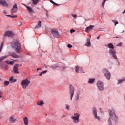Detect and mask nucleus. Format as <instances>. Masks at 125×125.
I'll use <instances>...</instances> for the list:
<instances>
[{
    "instance_id": "f257e3e1",
    "label": "nucleus",
    "mask_w": 125,
    "mask_h": 125,
    "mask_svg": "<svg viewBox=\"0 0 125 125\" xmlns=\"http://www.w3.org/2000/svg\"><path fill=\"white\" fill-rule=\"evenodd\" d=\"M11 47L17 53H21V52H22V47L18 40L11 41Z\"/></svg>"
},
{
    "instance_id": "f03ea898",
    "label": "nucleus",
    "mask_w": 125,
    "mask_h": 125,
    "mask_svg": "<svg viewBox=\"0 0 125 125\" xmlns=\"http://www.w3.org/2000/svg\"><path fill=\"white\" fill-rule=\"evenodd\" d=\"M109 113L110 115V118L108 121L109 125H112V123L111 122V120H112V121L116 122V121H117L118 120V117H117V115H116V114L115 113V110H114V109L109 110Z\"/></svg>"
},
{
    "instance_id": "7ed1b4c3",
    "label": "nucleus",
    "mask_w": 125,
    "mask_h": 125,
    "mask_svg": "<svg viewBox=\"0 0 125 125\" xmlns=\"http://www.w3.org/2000/svg\"><path fill=\"white\" fill-rule=\"evenodd\" d=\"M7 57H8V56L6 55L4 56H2L0 58V68H1V69H5V70L7 69L6 64H4V62H2V61H3V60H4L5 58H7Z\"/></svg>"
},
{
    "instance_id": "20e7f679",
    "label": "nucleus",
    "mask_w": 125,
    "mask_h": 125,
    "mask_svg": "<svg viewBox=\"0 0 125 125\" xmlns=\"http://www.w3.org/2000/svg\"><path fill=\"white\" fill-rule=\"evenodd\" d=\"M30 83H31V81H30L28 78H26L23 80L21 81V84L22 86V88L23 89H26L27 86H28L30 84Z\"/></svg>"
},
{
    "instance_id": "39448f33",
    "label": "nucleus",
    "mask_w": 125,
    "mask_h": 125,
    "mask_svg": "<svg viewBox=\"0 0 125 125\" xmlns=\"http://www.w3.org/2000/svg\"><path fill=\"white\" fill-rule=\"evenodd\" d=\"M74 116H72L71 119L73 120V123L75 124H77V123H79L80 122V114L79 113H74Z\"/></svg>"
},
{
    "instance_id": "423d86ee",
    "label": "nucleus",
    "mask_w": 125,
    "mask_h": 125,
    "mask_svg": "<svg viewBox=\"0 0 125 125\" xmlns=\"http://www.w3.org/2000/svg\"><path fill=\"white\" fill-rule=\"evenodd\" d=\"M103 73L104 74L105 77H106L107 80H110L111 79V73L106 69H104L103 70Z\"/></svg>"
},
{
    "instance_id": "0eeeda50",
    "label": "nucleus",
    "mask_w": 125,
    "mask_h": 125,
    "mask_svg": "<svg viewBox=\"0 0 125 125\" xmlns=\"http://www.w3.org/2000/svg\"><path fill=\"white\" fill-rule=\"evenodd\" d=\"M75 93V88L74 86L72 85H70L69 86V94L71 95V100L73 99V97L74 96V94Z\"/></svg>"
},
{
    "instance_id": "6e6552de",
    "label": "nucleus",
    "mask_w": 125,
    "mask_h": 125,
    "mask_svg": "<svg viewBox=\"0 0 125 125\" xmlns=\"http://www.w3.org/2000/svg\"><path fill=\"white\" fill-rule=\"evenodd\" d=\"M51 33L52 34L53 36L55 37V38H60V35L57 30L52 29L51 30Z\"/></svg>"
},
{
    "instance_id": "1a4fd4ad",
    "label": "nucleus",
    "mask_w": 125,
    "mask_h": 125,
    "mask_svg": "<svg viewBox=\"0 0 125 125\" xmlns=\"http://www.w3.org/2000/svg\"><path fill=\"white\" fill-rule=\"evenodd\" d=\"M92 112L94 116L95 117V118L97 120H98V121H100V117L97 116V109H96V108L95 107H93Z\"/></svg>"
},
{
    "instance_id": "9d476101",
    "label": "nucleus",
    "mask_w": 125,
    "mask_h": 125,
    "mask_svg": "<svg viewBox=\"0 0 125 125\" xmlns=\"http://www.w3.org/2000/svg\"><path fill=\"white\" fill-rule=\"evenodd\" d=\"M9 55L10 56H12L14 58H20V56L18 55L15 52H8Z\"/></svg>"
},
{
    "instance_id": "9b49d317",
    "label": "nucleus",
    "mask_w": 125,
    "mask_h": 125,
    "mask_svg": "<svg viewBox=\"0 0 125 125\" xmlns=\"http://www.w3.org/2000/svg\"><path fill=\"white\" fill-rule=\"evenodd\" d=\"M109 53L110 55H112V56H113L115 59H118L117 55H116V51L114 49L109 50Z\"/></svg>"
},
{
    "instance_id": "f8f14e48",
    "label": "nucleus",
    "mask_w": 125,
    "mask_h": 125,
    "mask_svg": "<svg viewBox=\"0 0 125 125\" xmlns=\"http://www.w3.org/2000/svg\"><path fill=\"white\" fill-rule=\"evenodd\" d=\"M97 86L99 90L101 91L104 90V87H103V83H102L101 81H99L98 82Z\"/></svg>"
},
{
    "instance_id": "ddd939ff",
    "label": "nucleus",
    "mask_w": 125,
    "mask_h": 125,
    "mask_svg": "<svg viewBox=\"0 0 125 125\" xmlns=\"http://www.w3.org/2000/svg\"><path fill=\"white\" fill-rule=\"evenodd\" d=\"M18 68H19V64H16L14 66L13 68V71L15 74H19V71H18Z\"/></svg>"
},
{
    "instance_id": "4468645a",
    "label": "nucleus",
    "mask_w": 125,
    "mask_h": 125,
    "mask_svg": "<svg viewBox=\"0 0 125 125\" xmlns=\"http://www.w3.org/2000/svg\"><path fill=\"white\" fill-rule=\"evenodd\" d=\"M0 4L2 5V6H4L5 7H8L9 5L7 2L5 1V0H0Z\"/></svg>"
},
{
    "instance_id": "2eb2a0df",
    "label": "nucleus",
    "mask_w": 125,
    "mask_h": 125,
    "mask_svg": "<svg viewBox=\"0 0 125 125\" xmlns=\"http://www.w3.org/2000/svg\"><path fill=\"white\" fill-rule=\"evenodd\" d=\"M4 36L12 38V37H13V33L10 31H6L4 34Z\"/></svg>"
},
{
    "instance_id": "dca6fc26",
    "label": "nucleus",
    "mask_w": 125,
    "mask_h": 125,
    "mask_svg": "<svg viewBox=\"0 0 125 125\" xmlns=\"http://www.w3.org/2000/svg\"><path fill=\"white\" fill-rule=\"evenodd\" d=\"M9 122L11 124H14L15 122H16V118L14 117L13 115H12L10 118H9Z\"/></svg>"
},
{
    "instance_id": "f3484780",
    "label": "nucleus",
    "mask_w": 125,
    "mask_h": 125,
    "mask_svg": "<svg viewBox=\"0 0 125 125\" xmlns=\"http://www.w3.org/2000/svg\"><path fill=\"white\" fill-rule=\"evenodd\" d=\"M17 11V4H15L12 9H11V12L12 13H15V12H16Z\"/></svg>"
},
{
    "instance_id": "a211bd4d",
    "label": "nucleus",
    "mask_w": 125,
    "mask_h": 125,
    "mask_svg": "<svg viewBox=\"0 0 125 125\" xmlns=\"http://www.w3.org/2000/svg\"><path fill=\"white\" fill-rule=\"evenodd\" d=\"M85 45V46H87V47H90V46H91V43L90 42V39H89V38L87 39V42Z\"/></svg>"
},
{
    "instance_id": "6ab92c4d",
    "label": "nucleus",
    "mask_w": 125,
    "mask_h": 125,
    "mask_svg": "<svg viewBox=\"0 0 125 125\" xmlns=\"http://www.w3.org/2000/svg\"><path fill=\"white\" fill-rule=\"evenodd\" d=\"M93 28H94V25H90L85 29V32H90L91 30H93Z\"/></svg>"
},
{
    "instance_id": "aec40b11",
    "label": "nucleus",
    "mask_w": 125,
    "mask_h": 125,
    "mask_svg": "<svg viewBox=\"0 0 125 125\" xmlns=\"http://www.w3.org/2000/svg\"><path fill=\"white\" fill-rule=\"evenodd\" d=\"M75 71L77 73H83V68L82 67H80L79 66H76L75 68Z\"/></svg>"
},
{
    "instance_id": "412c9836",
    "label": "nucleus",
    "mask_w": 125,
    "mask_h": 125,
    "mask_svg": "<svg viewBox=\"0 0 125 125\" xmlns=\"http://www.w3.org/2000/svg\"><path fill=\"white\" fill-rule=\"evenodd\" d=\"M41 27H42V21H39L38 24L35 26L34 29H39V28H41Z\"/></svg>"
},
{
    "instance_id": "4be33fe9",
    "label": "nucleus",
    "mask_w": 125,
    "mask_h": 125,
    "mask_svg": "<svg viewBox=\"0 0 125 125\" xmlns=\"http://www.w3.org/2000/svg\"><path fill=\"white\" fill-rule=\"evenodd\" d=\"M44 104V102L42 100L38 102L37 103V105H38V106H43Z\"/></svg>"
},
{
    "instance_id": "5701e85b",
    "label": "nucleus",
    "mask_w": 125,
    "mask_h": 125,
    "mask_svg": "<svg viewBox=\"0 0 125 125\" xmlns=\"http://www.w3.org/2000/svg\"><path fill=\"white\" fill-rule=\"evenodd\" d=\"M28 117H24L23 118V123L25 125H29V122H28Z\"/></svg>"
},
{
    "instance_id": "b1692460",
    "label": "nucleus",
    "mask_w": 125,
    "mask_h": 125,
    "mask_svg": "<svg viewBox=\"0 0 125 125\" xmlns=\"http://www.w3.org/2000/svg\"><path fill=\"white\" fill-rule=\"evenodd\" d=\"M5 63L8 65H13L14 64V62L11 61H7L5 62Z\"/></svg>"
},
{
    "instance_id": "393cba45",
    "label": "nucleus",
    "mask_w": 125,
    "mask_h": 125,
    "mask_svg": "<svg viewBox=\"0 0 125 125\" xmlns=\"http://www.w3.org/2000/svg\"><path fill=\"white\" fill-rule=\"evenodd\" d=\"M3 13H4V14H5V15H6V16H8V17H11L12 18H14V17H17V15H15V16H11V15H6V13H7V12H6V11H4Z\"/></svg>"
},
{
    "instance_id": "a878e982",
    "label": "nucleus",
    "mask_w": 125,
    "mask_h": 125,
    "mask_svg": "<svg viewBox=\"0 0 125 125\" xmlns=\"http://www.w3.org/2000/svg\"><path fill=\"white\" fill-rule=\"evenodd\" d=\"M13 78H14L13 76H12L10 79L9 81L10 82H11V83H15V82H16L17 80L16 79H14Z\"/></svg>"
},
{
    "instance_id": "bb28decb",
    "label": "nucleus",
    "mask_w": 125,
    "mask_h": 125,
    "mask_svg": "<svg viewBox=\"0 0 125 125\" xmlns=\"http://www.w3.org/2000/svg\"><path fill=\"white\" fill-rule=\"evenodd\" d=\"M24 6H26V7L28 11H29V12H32V11H33V9L30 7L27 6V5H24Z\"/></svg>"
},
{
    "instance_id": "cd10ccee",
    "label": "nucleus",
    "mask_w": 125,
    "mask_h": 125,
    "mask_svg": "<svg viewBox=\"0 0 125 125\" xmlns=\"http://www.w3.org/2000/svg\"><path fill=\"white\" fill-rule=\"evenodd\" d=\"M108 47L110 49H114V45H113V43H110L108 44Z\"/></svg>"
},
{
    "instance_id": "c85d7f7f",
    "label": "nucleus",
    "mask_w": 125,
    "mask_h": 125,
    "mask_svg": "<svg viewBox=\"0 0 125 125\" xmlns=\"http://www.w3.org/2000/svg\"><path fill=\"white\" fill-rule=\"evenodd\" d=\"M39 1H40V0H32V2H33V4L34 5L38 4Z\"/></svg>"
},
{
    "instance_id": "c756f323",
    "label": "nucleus",
    "mask_w": 125,
    "mask_h": 125,
    "mask_svg": "<svg viewBox=\"0 0 125 125\" xmlns=\"http://www.w3.org/2000/svg\"><path fill=\"white\" fill-rule=\"evenodd\" d=\"M79 100H80V94L78 93L75 96V100L76 101H78Z\"/></svg>"
},
{
    "instance_id": "7c9ffc66",
    "label": "nucleus",
    "mask_w": 125,
    "mask_h": 125,
    "mask_svg": "<svg viewBox=\"0 0 125 125\" xmlns=\"http://www.w3.org/2000/svg\"><path fill=\"white\" fill-rule=\"evenodd\" d=\"M95 81V79H94V78L90 79L88 83H94Z\"/></svg>"
},
{
    "instance_id": "2f4dec72",
    "label": "nucleus",
    "mask_w": 125,
    "mask_h": 125,
    "mask_svg": "<svg viewBox=\"0 0 125 125\" xmlns=\"http://www.w3.org/2000/svg\"><path fill=\"white\" fill-rule=\"evenodd\" d=\"M45 73H47V70H44L42 72H41L40 74H39V76H42V74H45Z\"/></svg>"
},
{
    "instance_id": "473e14b6",
    "label": "nucleus",
    "mask_w": 125,
    "mask_h": 125,
    "mask_svg": "<svg viewBox=\"0 0 125 125\" xmlns=\"http://www.w3.org/2000/svg\"><path fill=\"white\" fill-rule=\"evenodd\" d=\"M124 81H125V78H123V79H120L118 81V84H120L121 83H123Z\"/></svg>"
},
{
    "instance_id": "72a5a7b5",
    "label": "nucleus",
    "mask_w": 125,
    "mask_h": 125,
    "mask_svg": "<svg viewBox=\"0 0 125 125\" xmlns=\"http://www.w3.org/2000/svg\"><path fill=\"white\" fill-rule=\"evenodd\" d=\"M112 21L113 22V23H115V26L116 25H118V24H119V22H118V21H117L116 20H112Z\"/></svg>"
},
{
    "instance_id": "f704fd0d",
    "label": "nucleus",
    "mask_w": 125,
    "mask_h": 125,
    "mask_svg": "<svg viewBox=\"0 0 125 125\" xmlns=\"http://www.w3.org/2000/svg\"><path fill=\"white\" fill-rule=\"evenodd\" d=\"M4 85H9V82L7 81H5L4 82Z\"/></svg>"
},
{
    "instance_id": "c9c22d12",
    "label": "nucleus",
    "mask_w": 125,
    "mask_h": 125,
    "mask_svg": "<svg viewBox=\"0 0 125 125\" xmlns=\"http://www.w3.org/2000/svg\"><path fill=\"white\" fill-rule=\"evenodd\" d=\"M50 67V68H51V69H56V68H57L58 66L56 65H52Z\"/></svg>"
},
{
    "instance_id": "e433bc0d",
    "label": "nucleus",
    "mask_w": 125,
    "mask_h": 125,
    "mask_svg": "<svg viewBox=\"0 0 125 125\" xmlns=\"http://www.w3.org/2000/svg\"><path fill=\"white\" fill-rule=\"evenodd\" d=\"M3 45H4L3 42H2L1 44V46L0 47V52H1V50L2 49V47H3Z\"/></svg>"
},
{
    "instance_id": "4c0bfd02",
    "label": "nucleus",
    "mask_w": 125,
    "mask_h": 125,
    "mask_svg": "<svg viewBox=\"0 0 125 125\" xmlns=\"http://www.w3.org/2000/svg\"><path fill=\"white\" fill-rule=\"evenodd\" d=\"M107 0H104L103 3H102V6L103 7H104V6H105V3L106 2Z\"/></svg>"
},
{
    "instance_id": "58836bf2",
    "label": "nucleus",
    "mask_w": 125,
    "mask_h": 125,
    "mask_svg": "<svg viewBox=\"0 0 125 125\" xmlns=\"http://www.w3.org/2000/svg\"><path fill=\"white\" fill-rule=\"evenodd\" d=\"M66 109L68 110H70V105H68V104H66Z\"/></svg>"
},
{
    "instance_id": "ea45409f",
    "label": "nucleus",
    "mask_w": 125,
    "mask_h": 125,
    "mask_svg": "<svg viewBox=\"0 0 125 125\" xmlns=\"http://www.w3.org/2000/svg\"><path fill=\"white\" fill-rule=\"evenodd\" d=\"M2 94H3L2 92L1 91H0V98H2Z\"/></svg>"
},
{
    "instance_id": "a19ab883",
    "label": "nucleus",
    "mask_w": 125,
    "mask_h": 125,
    "mask_svg": "<svg viewBox=\"0 0 125 125\" xmlns=\"http://www.w3.org/2000/svg\"><path fill=\"white\" fill-rule=\"evenodd\" d=\"M50 2H51V3H53V4H55L56 5H58L57 4H56L55 2H54V1H53L52 0H50Z\"/></svg>"
},
{
    "instance_id": "79ce46f5",
    "label": "nucleus",
    "mask_w": 125,
    "mask_h": 125,
    "mask_svg": "<svg viewBox=\"0 0 125 125\" xmlns=\"http://www.w3.org/2000/svg\"><path fill=\"white\" fill-rule=\"evenodd\" d=\"M67 47H68V48H72V47H73V46H72V45L69 44L67 45Z\"/></svg>"
},
{
    "instance_id": "37998d69",
    "label": "nucleus",
    "mask_w": 125,
    "mask_h": 125,
    "mask_svg": "<svg viewBox=\"0 0 125 125\" xmlns=\"http://www.w3.org/2000/svg\"><path fill=\"white\" fill-rule=\"evenodd\" d=\"M122 45H123V43L120 42L118 44H117L116 46H122Z\"/></svg>"
},
{
    "instance_id": "c03bdc74",
    "label": "nucleus",
    "mask_w": 125,
    "mask_h": 125,
    "mask_svg": "<svg viewBox=\"0 0 125 125\" xmlns=\"http://www.w3.org/2000/svg\"><path fill=\"white\" fill-rule=\"evenodd\" d=\"M74 32H76V30H75L74 29H71L70 30V33H71V34H73V33H74Z\"/></svg>"
},
{
    "instance_id": "a18cd8bd",
    "label": "nucleus",
    "mask_w": 125,
    "mask_h": 125,
    "mask_svg": "<svg viewBox=\"0 0 125 125\" xmlns=\"http://www.w3.org/2000/svg\"><path fill=\"white\" fill-rule=\"evenodd\" d=\"M22 25H23V23H22V22H20V24H19V27H21V26H22Z\"/></svg>"
},
{
    "instance_id": "49530a36",
    "label": "nucleus",
    "mask_w": 125,
    "mask_h": 125,
    "mask_svg": "<svg viewBox=\"0 0 125 125\" xmlns=\"http://www.w3.org/2000/svg\"><path fill=\"white\" fill-rule=\"evenodd\" d=\"M72 16L73 17H74V18L77 17V15H75V14H72Z\"/></svg>"
},
{
    "instance_id": "de8ad7c7",
    "label": "nucleus",
    "mask_w": 125,
    "mask_h": 125,
    "mask_svg": "<svg viewBox=\"0 0 125 125\" xmlns=\"http://www.w3.org/2000/svg\"><path fill=\"white\" fill-rule=\"evenodd\" d=\"M11 60H13V61H18V60H13L12 59H11Z\"/></svg>"
},
{
    "instance_id": "09e8293b",
    "label": "nucleus",
    "mask_w": 125,
    "mask_h": 125,
    "mask_svg": "<svg viewBox=\"0 0 125 125\" xmlns=\"http://www.w3.org/2000/svg\"><path fill=\"white\" fill-rule=\"evenodd\" d=\"M40 70H42V68H37V71H39Z\"/></svg>"
},
{
    "instance_id": "8fccbe9b",
    "label": "nucleus",
    "mask_w": 125,
    "mask_h": 125,
    "mask_svg": "<svg viewBox=\"0 0 125 125\" xmlns=\"http://www.w3.org/2000/svg\"><path fill=\"white\" fill-rule=\"evenodd\" d=\"M100 38V36H98V37H97V39H98V40H99Z\"/></svg>"
},
{
    "instance_id": "3c124183",
    "label": "nucleus",
    "mask_w": 125,
    "mask_h": 125,
    "mask_svg": "<svg viewBox=\"0 0 125 125\" xmlns=\"http://www.w3.org/2000/svg\"><path fill=\"white\" fill-rule=\"evenodd\" d=\"M44 67H45V68H47V65H46V64H45V65H44Z\"/></svg>"
},
{
    "instance_id": "603ef678",
    "label": "nucleus",
    "mask_w": 125,
    "mask_h": 125,
    "mask_svg": "<svg viewBox=\"0 0 125 125\" xmlns=\"http://www.w3.org/2000/svg\"><path fill=\"white\" fill-rule=\"evenodd\" d=\"M65 117H66V115H63L62 116V118H65Z\"/></svg>"
},
{
    "instance_id": "864d4df0",
    "label": "nucleus",
    "mask_w": 125,
    "mask_h": 125,
    "mask_svg": "<svg viewBox=\"0 0 125 125\" xmlns=\"http://www.w3.org/2000/svg\"><path fill=\"white\" fill-rule=\"evenodd\" d=\"M63 69H66V68H65V67H63Z\"/></svg>"
},
{
    "instance_id": "5fc2aeb1",
    "label": "nucleus",
    "mask_w": 125,
    "mask_h": 125,
    "mask_svg": "<svg viewBox=\"0 0 125 125\" xmlns=\"http://www.w3.org/2000/svg\"><path fill=\"white\" fill-rule=\"evenodd\" d=\"M46 16H48V15H47V14H46Z\"/></svg>"
},
{
    "instance_id": "6e6d98bb",
    "label": "nucleus",
    "mask_w": 125,
    "mask_h": 125,
    "mask_svg": "<svg viewBox=\"0 0 125 125\" xmlns=\"http://www.w3.org/2000/svg\"><path fill=\"white\" fill-rule=\"evenodd\" d=\"M116 38H119V37H116Z\"/></svg>"
},
{
    "instance_id": "4d7b16f0",
    "label": "nucleus",
    "mask_w": 125,
    "mask_h": 125,
    "mask_svg": "<svg viewBox=\"0 0 125 125\" xmlns=\"http://www.w3.org/2000/svg\"><path fill=\"white\" fill-rule=\"evenodd\" d=\"M1 80V79L0 78V80Z\"/></svg>"
}]
</instances>
